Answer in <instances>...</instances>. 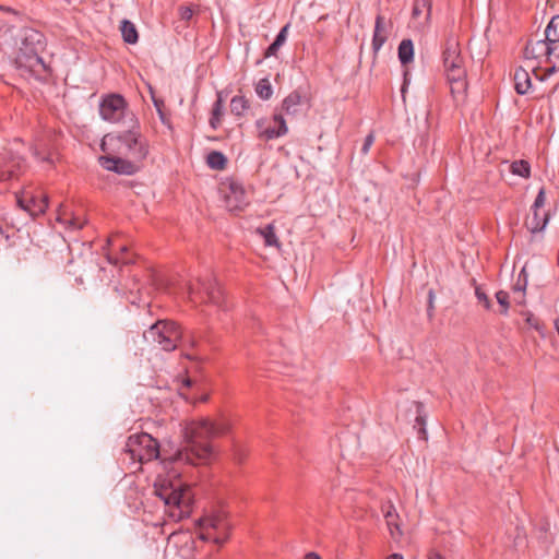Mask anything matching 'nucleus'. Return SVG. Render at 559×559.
Here are the masks:
<instances>
[{
  "label": "nucleus",
  "instance_id": "39",
  "mask_svg": "<svg viewBox=\"0 0 559 559\" xmlns=\"http://www.w3.org/2000/svg\"><path fill=\"white\" fill-rule=\"evenodd\" d=\"M475 296L478 299V301L484 304V307L486 309H490L491 302H490L488 296L479 287H477L475 289Z\"/></svg>",
  "mask_w": 559,
  "mask_h": 559
},
{
  "label": "nucleus",
  "instance_id": "51",
  "mask_svg": "<svg viewBox=\"0 0 559 559\" xmlns=\"http://www.w3.org/2000/svg\"><path fill=\"white\" fill-rule=\"evenodd\" d=\"M305 559H321L319 557V555L314 554V552H309L306 555Z\"/></svg>",
  "mask_w": 559,
  "mask_h": 559
},
{
  "label": "nucleus",
  "instance_id": "41",
  "mask_svg": "<svg viewBox=\"0 0 559 559\" xmlns=\"http://www.w3.org/2000/svg\"><path fill=\"white\" fill-rule=\"evenodd\" d=\"M373 142H374V135H373V133L371 132V133H369V134L365 138V142H364V145H362V147H361V153H362L364 155L368 154V152H369V150H370L371 145L373 144Z\"/></svg>",
  "mask_w": 559,
  "mask_h": 559
},
{
  "label": "nucleus",
  "instance_id": "13",
  "mask_svg": "<svg viewBox=\"0 0 559 559\" xmlns=\"http://www.w3.org/2000/svg\"><path fill=\"white\" fill-rule=\"evenodd\" d=\"M272 121L274 123L273 127H266V119L264 118H261L255 121L258 136L260 139L270 141L287 134L288 128L284 119V115L277 108L273 114Z\"/></svg>",
  "mask_w": 559,
  "mask_h": 559
},
{
  "label": "nucleus",
  "instance_id": "45",
  "mask_svg": "<svg viewBox=\"0 0 559 559\" xmlns=\"http://www.w3.org/2000/svg\"><path fill=\"white\" fill-rule=\"evenodd\" d=\"M153 100H154V106H155V107H156V109H157V112H158V115H159L160 120H162L163 122H165V115H164L163 109H162V108H163V106H164L163 102H162V100H158V99H155V98H154Z\"/></svg>",
  "mask_w": 559,
  "mask_h": 559
},
{
  "label": "nucleus",
  "instance_id": "3",
  "mask_svg": "<svg viewBox=\"0 0 559 559\" xmlns=\"http://www.w3.org/2000/svg\"><path fill=\"white\" fill-rule=\"evenodd\" d=\"M443 67L454 99H463L467 91L465 61L454 35H449L442 51Z\"/></svg>",
  "mask_w": 559,
  "mask_h": 559
},
{
  "label": "nucleus",
  "instance_id": "54",
  "mask_svg": "<svg viewBox=\"0 0 559 559\" xmlns=\"http://www.w3.org/2000/svg\"><path fill=\"white\" fill-rule=\"evenodd\" d=\"M237 460H238V462L240 463V462L243 460V455H238V456H237Z\"/></svg>",
  "mask_w": 559,
  "mask_h": 559
},
{
  "label": "nucleus",
  "instance_id": "23",
  "mask_svg": "<svg viewBox=\"0 0 559 559\" xmlns=\"http://www.w3.org/2000/svg\"><path fill=\"white\" fill-rule=\"evenodd\" d=\"M57 221L70 229H82L86 221L80 215L68 214L67 211L60 206L57 215Z\"/></svg>",
  "mask_w": 559,
  "mask_h": 559
},
{
  "label": "nucleus",
  "instance_id": "40",
  "mask_svg": "<svg viewBox=\"0 0 559 559\" xmlns=\"http://www.w3.org/2000/svg\"><path fill=\"white\" fill-rule=\"evenodd\" d=\"M288 28H289V24H286L285 26H283L280 31V33L277 34L276 38L274 41H276L281 47L284 45V43L286 41V38H287V33H288Z\"/></svg>",
  "mask_w": 559,
  "mask_h": 559
},
{
  "label": "nucleus",
  "instance_id": "21",
  "mask_svg": "<svg viewBox=\"0 0 559 559\" xmlns=\"http://www.w3.org/2000/svg\"><path fill=\"white\" fill-rule=\"evenodd\" d=\"M301 107V95L299 92L294 91L288 94L282 102L281 107L277 108L286 116H296L300 112Z\"/></svg>",
  "mask_w": 559,
  "mask_h": 559
},
{
  "label": "nucleus",
  "instance_id": "32",
  "mask_svg": "<svg viewBox=\"0 0 559 559\" xmlns=\"http://www.w3.org/2000/svg\"><path fill=\"white\" fill-rule=\"evenodd\" d=\"M510 171L515 176H520L524 179H528L531 177V165L525 159L514 160L510 164Z\"/></svg>",
  "mask_w": 559,
  "mask_h": 559
},
{
  "label": "nucleus",
  "instance_id": "53",
  "mask_svg": "<svg viewBox=\"0 0 559 559\" xmlns=\"http://www.w3.org/2000/svg\"><path fill=\"white\" fill-rule=\"evenodd\" d=\"M133 282H134L133 288H135L138 292H140L141 287H140L139 283H138V280H135V277L133 278Z\"/></svg>",
  "mask_w": 559,
  "mask_h": 559
},
{
  "label": "nucleus",
  "instance_id": "36",
  "mask_svg": "<svg viewBox=\"0 0 559 559\" xmlns=\"http://www.w3.org/2000/svg\"><path fill=\"white\" fill-rule=\"evenodd\" d=\"M496 299L498 304L500 305V313L501 314H508L510 302H509V293L504 290H499L496 293Z\"/></svg>",
  "mask_w": 559,
  "mask_h": 559
},
{
  "label": "nucleus",
  "instance_id": "10",
  "mask_svg": "<svg viewBox=\"0 0 559 559\" xmlns=\"http://www.w3.org/2000/svg\"><path fill=\"white\" fill-rule=\"evenodd\" d=\"M32 41L37 38L35 29L27 26L3 25L0 27V49L12 57L17 52L20 39Z\"/></svg>",
  "mask_w": 559,
  "mask_h": 559
},
{
  "label": "nucleus",
  "instance_id": "28",
  "mask_svg": "<svg viewBox=\"0 0 559 559\" xmlns=\"http://www.w3.org/2000/svg\"><path fill=\"white\" fill-rule=\"evenodd\" d=\"M399 60L403 66L408 64L414 59V45L411 39H403L397 49Z\"/></svg>",
  "mask_w": 559,
  "mask_h": 559
},
{
  "label": "nucleus",
  "instance_id": "35",
  "mask_svg": "<svg viewBox=\"0 0 559 559\" xmlns=\"http://www.w3.org/2000/svg\"><path fill=\"white\" fill-rule=\"evenodd\" d=\"M192 386V380L189 378H186L183 380V385L180 388V394L186 397L187 400H191L193 403L195 402H206L209 400V394L203 393L200 396L193 395L191 397L187 396L183 392V389H189Z\"/></svg>",
  "mask_w": 559,
  "mask_h": 559
},
{
  "label": "nucleus",
  "instance_id": "15",
  "mask_svg": "<svg viewBox=\"0 0 559 559\" xmlns=\"http://www.w3.org/2000/svg\"><path fill=\"white\" fill-rule=\"evenodd\" d=\"M16 201L21 209L34 217L43 214L48 207V198L43 192L34 194L24 191L21 195H17Z\"/></svg>",
  "mask_w": 559,
  "mask_h": 559
},
{
  "label": "nucleus",
  "instance_id": "7",
  "mask_svg": "<svg viewBox=\"0 0 559 559\" xmlns=\"http://www.w3.org/2000/svg\"><path fill=\"white\" fill-rule=\"evenodd\" d=\"M130 460L140 464L159 457V443L146 432L131 435L124 445Z\"/></svg>",
  "mask_w": 559,
  "mask_h": 559
},
{
  "label": "nucleus",
  "instance_id": "48",
  "mask_svg": "<svg viewBox=\"0 0 559 559\" xmlns=\"http://www.w3.org/2000/svg\"><path fill=\"white\" fill-rule=\"evenodd\" d=\"M428 559H444L439 552L431 551L428 556Z\"/></svg>",
  "mask_w": 559,
  "mask_h": 559
},
{
  "label": "nucleus",
  "instance_id": "2",
  "mask_svg": "<svg viewBox=\"0 0 559 559\" xmlns=\"http://www.w3.org/2000/svg\"><path fill=\"white\" fill-rule=\"evenodd\" d=\"M128 130L111 132L104 135L102 151H109L142 164L150 153L147 139L142 134L139 120L134 126L128 124Z\"/></svg>",
  "mask_w": 559,
  "mask_h": 559
},
{
  "label": "nucleus",
  "instance_id": "14",
  "mask_svg": "<svg viewBox=\"0 0 559 559\" xmlns=\"http://www.w3.org/2000/svg\"><path fill=\"white\" fill-rule=\"evenodd\" d=\"M224 198L226 207L230 212L242 211L249 204L242 185L234 179L224 183Z\"/></svg>",
  "mask_w": 559,
  "mask_h": 559
},
{
  "label": "nucleus",
  "instance_id": "33",
  "mask_svg": "<svg viewBox=\"0 0 559 559\" xmlns=\"http://www.w3.org/2000/svg\"><path fill=\"white\" fill-rule=\"evenodd\" d=\"M548 41H559V15H555L549 21L544 32Z\"/></svg>",
  "mask_w": 559,
  "mask_h": 559
},
{
  "label": "nucleus",
  "instance_id": "9",
  "mask_svg": "<svg viewBox=\"0 0 559 559\" xmlns=\"http://www.w3.org/2000/svg\"><path fill=\"white\" fill-rule=\"evenodd\" d=\"M189 297L193 302H205L225 310V297L222 287L215 278L209 277L199 281L198 288H189Z\"/></svg>",
  "mask_w": 559,
  "mask_h": 559
},
{
  "label": "nucleus",
  "instance_id": "43",
  "mask_svg": "<svg viewBox=\"0 0 559 559\" xmlns=\"http://www.w3.org/2000/svg\"><path fill=\"white\" fill-rule=\"evenodd\" d=\"M34 155L41 162H47L52 164L53 163V154L52 153H45L41 154L37 148L34 152Z\"/></svg>",
  "mask_w": 559,
  "mask_h": 559
},
{
  "label": "nucleus",
  "instance_id": "1",
  "mask_svg": "<svg viewBox=\"0 0 559 559\" xmlns=\"http://www.w3.org/2000/svg\"><path fill=\"white\" fill-rule=\"evenodd\" d=\"M226 430L225 425L207 418L192 420L183 429L186 445L174 456L163 460L165 474H158L154 483V493L164 502L166 513L173 521L188 518L192 511L193 492L181 479L183 466L209 463L214 455L212 439Z\"/></svg>",
  "mask_w": 559,
  "mask_h": 559
},
{
  "label": "nucleus",
  "instance_id": "16",
  "mask_svg": "<svg viewBox=\"0 0 559 559\" xmlns=\"http://www.w3.org/2000/svg\"><path fill=\"white\" fill-rule=\"evenodd\" d=\"M109 251L106 253L110 263L129 264L133 262V257L129 252L127 245L119 242L118 236H112L108 239Z\"/></svg>",
  "mask_w": 559,
  "mask_h": 559
},
{
  "label": "nucleus",
  "instance_id": "31",
  "mask_svg": "<svg viewBox=\"0 0 559 559\" xmlns=\"http://www.w3.org/2000/svg\"><path fill=\"white\" fill-rule=\"evenodd\" d=\"M206 164L214 170H223L227 165V158L222 152L212 151L206 156Z\"/></svg>",
  "mask_w": 559,
  "mask_h": 559
},
{
  "label": "nucleus",
  "instance_id": "20",
  "mask_svg": "<svg viewBox=\"0 0 559 559\" xmlns=\"http://www.w3.org/2000/svg\"><path fill=\"white\" fill-rule=\"evenodd\" d=\"M524 56L530 59L546 58V62L549 64V45L548 39L528 40L524 48Z\"/></svg>",
  "mask_w": 559,
  "mask_h": 559
},
{
  "label": "nucleus",
  "instance_id": "29",
  "mask_svg": "<svg viewBox=\"0 0 559 559\" xmlns=\"http://www.w3.org/2000/svg\"><path fill=\"white\" fill-rule=\"evenodd\" d=\"M250 108V102L242 95H236L230 100V111L237 117H241Z\"/></svg>",
  "mask_w": 559,
  "mask_h": 559
},
{
  "label": "nucleus",
  "instance_id": "47",
  "mask_svg": "<svg viewBox=\"0 0 559 559\" xmlns=\"http://www.w3.org/2000/svg\"><path fill=\"white\" fill-rule=\"evenodd\" d=\"M429 307H428V312H429V316H431V311L433 310V292L432 290H429Z\"/></svg>",
  "mask_w": 559,
  "mask_h": 559
},
{
  "label": "nucleus",
  "instance_id": "25",
  "mask_svg": "<svg viewBox=\"0 0 559 559\" xmlns=\"http://www.w3.org/2000/svg\"><path fill=\"white\" fill-rule=\"evenodd\" d=\"M549 45V67L546 69L545 74L539 78L544 81L547 76L559 70V40L548 41Z\"/></svg>",
  "mask_w": 559,
  "mask_h": 559
},
{
  "label": "nucleus",
  "instance_id": "30",
  "mask_svg": "<svg viewBox=\"0 0 559 559\" xmlns=\"http://www.w3.org/2000/svg\"><path fill=\"white\" fill-rule=\"evenodd\" d=\"M120 31L122 34V38L127 44H135L139 39L138 31L135 28V25L128 21L123 20L121 22Z\"/></svg>",
  "mask_w": 559,
  "mask_h": 559
},
{
  "label": "nucleus",
  "instance_id": "18",
  "mask_svg": "<svg viewBox=\"0 0 559 559\" xmlns=\"http://www.w3.org/2000/svg\"><path fill=\"white\" fill-rule=\"evenodd\" d=\"M382 512L391 538L399 543L403 536V531L401 528L400 515L396 512L395 507L391 501H388L382 504Z\"/></svg>",
  "mask_w": 559,
  "mask_h": 559
},
{
  "label": "nucleus",
  "instance_id": "24",
  "mask_svg": "<svg viewBox=\"0 0 559 559\" xmlns=\"http://www.w3.org/2000/svg\"><path fill=\"white\" fill-rule=\"evenodd\" d=\"M412 16L415 20L423 19L425 23L429 22L431 16V0H414Z\"/></svg>",
  "mask_w": 559,
  "mask_h": 559
},
{
  "label": "nucleus",
  "instance_id": "50",
  "mask_svg": "<svg viewBox=\"0 0 559 559\" xmlns=\"http://www.w3.org/2000/svg\"><path fill=\"white\" fill-rule=\"evenodd\" d=\"M404 76H405V80H404V83H403V86L401 88V92H402V95L404 96L405 92H406V88H407V72L404 73Z\"/></svg>",
  "mask_w": 559,
  "mask_h": 559
},
{
  "label": "nucleus",
  "instance_id": "37",
  "mask_svg": "<svg viewBox=\"0 0 559 559\" xmlns=\"http://www.w3.org/2000/svg\"><path fill=\"white\" fill-rule=\"evenodd\" d=\"M545 202H546V191L544 188H540L531 209L540 211L542 207L545 205Z\"/></svg>",
  "mask_w": 559,
  "mask_h": 559
},
{
  "label": "nucleus",
  "instance_id": "17",
  "mask_svg": "<svg viewBox=\"0 0 559 559\" xmlns=\"http://www.w3.org/2000/svg\"><path fill=\"white\" fill-rule=\"evenodd\" d=\"M391 29L392 22L386 20L383 15L378 14L374 21V29L371 43L374 56L380 51L384 43L388 40Z\"/></svg>",
  "mask_w": 559,
  "mask_h": 559
},
{
  "label": "nucleus",
  "instance_id": "52",
  "mask_svg": "<svg viewBox=\"0 0 559 559\" xmlns=\"http://www.w3.org/2000/svg\"><path fill=\"white\" fill-rule=\"evenodd\" d=\"M386 559H404L400 554H392Z\"/></svg>",
  "mask_w": 559,
  "mask_h": 559
},
{
  "label": "nucleus",
  "instance_id": "22",
  "mask_svg": "<svg viewBox=\"0 0 559 559\" xmlns=\"http://www.w3.org/2000/svg\"><path fill=\"white\" fill-rule=\"evenodd\" d=\"M514 88L518 94L524 95L532 87L531 76L527 70L522 67L515 69L513 74Z\"/></svg>",
  "mask_w": 559,
  "mask_h": 559
},
{
  "label": "nucleus",
  "instance_id": "44",
  "mask_svg": "<svg viewBox=\"0 0 559 559\" xmlns=\"http://www.w3.org/2000/svg\"><path fill=\"white\" fill-rule=\"evenodd\" d=\"M420 407H421V404H418V406H417V408H418V409H417V413H418V414H417V417H416V424H417L418 426H420V432L426 433V430H425V428H424V426H425V424H426V420H425V418H424V417L421 416V414H420Z\"/></svg>",
  "mask_w": 559,
  "mask_h": 559
},
{
  "label": "nucleus",
  "instance_id": "46",
  "mask_svg": "<svg viewBox=\"0 0 559 559\" xmlns=\"http://www.w3.org/2000/svg\"><path fill=\"white\" fill-rule=\"evenodd\" d=\"M524 290H525V284L523 286L520 285V283H518L515 286H514V293H521V299L518 300L519 304H522L523 302V299H524Z\"/></svg>",
  "mask_w": 559,
  "mask_h": 559
},
{
  "label": "nucleus",
  "instance_id": "8",
  "mask_svg": "<svg viewBox=\"0 0 559 559\" xmlns=\"http://www.w3.org/2000/svg\"><path fill=\"white\" fill-rule=\"evenodd\" d=\"M37 38L32 41L24 39L19 40V49L14 56V62L19 68L25 69L31 73H39L46 70L43 58L38 55V50L43 44V34L35 29Z\"/></svg>",
  "mask_w": 559,
  "mask_h": 559
},
{
  "label": "nucleus",
  "instance_id": "4",
  "mask_svg": "<svg viewBox=\"0 0 559 559\" xmlns=\"http://www.w3.org/2000/svg\"><path fill=\"white\" fill-rule=\"evenodd\" d=\"M145 342L163 350H174L182 338L180 326L171 320H158L143 333Z\"/></svg>",
  "mask_w": 559,
  "mask_h": 559
},
{
  "label": "nucleus",
  "instance_id": "12",
  "mask_svg": "<svg viewBox=\"0 0 559 559\" xmlns=\"http://www.w3.org/2000/svg\"><path fill=\"white\" fill-rule=\"evenodd\" d=\"M26 169L25 160L12 150H4L0 155V181L17 179Z\"/></svg>",
  "mask_w": 559,
  "mask_h": 559
},
{
  "label": "nucleus",
  "instance_id": "26",
  "mask_svg": "<svg viewBox=\"0 0 559 559\" xmlns=\"http://www.w3.org/2000/svg\"><path fill=\"white\" fill-rule=\"evenodd\" d=\"M224 115V100L222 93H217V99L213 104L209 123L213 130H217L222 124V117Z\"/></svg>",
  "mask_w": 559,
  "mask_h": 559
},
{
  "label": "nucleus",
  "instance_id": "11",
  "mask_svg": "<svg viewBox=\"0 0 559 559\" xmlns=\"http://www.w3.org/2000/svg\"><path fill=\"white\" fill-rule=\"evenodd\" d=\"M105 155L98 158L100 166L109 171L119 175L131 176L134 175L141 167V164L132 158L124 157L123 155L116 154L109 151H103Z\"/></svg>",
  "mask_w": 559,
  "mask_h": 559
},
{
  "label": "nucleus",
  "instance_id": "42",
  "mask_svg": "<svg viewBox=\"0 0 559 559\" xmlns=\"http://www.w3.org/2000/svg\"><path fill=\"white\" fill-rule=\"evenodd\" d=\"M280 48H281V46L276 41H273L265 50L264 57L265 58H270L273 56L275 57L277 55V51L280 50Z\"/></svg>",
  "mask_w": 559,
  "mask_h": 559
},
{
  "label": "nucleus",
  "instance_id": "19",
  "mask_svg": "<svg viewBox=\"0 0 559 559\" xmlns=\"http://www.w3.org/2000/svg\"><path fill=\"white\" fill-rule=\"evenodd\" d=\"M549 219V212L542 213L539 210L531 209V214L525 218L524 225L531 234H538L544 231Z\"/></svg>",
  "mask_w": 559,
  "mask_h": 559
},
{
  "label": "nucleus",
  "instance_id": "38",
  "mask_svg": "<svg viewBox=\"0 0 559 559\" xmlns=\"http://www.w3.org/2000/svg\"><path fill=\"white\" fill-rule=\"evenodd\" d=\"M194 14V10L191 7L182 5L179 8V16L182 21H190Z\"/></svg>",
  "mask_w": 559,
  "mask_h": 559
},
{
  "label": "nucleus",
  "instance_id": "27",
  "mask_svg": "<svg viewBox=\"0 0 559 559\" xmlns=\"http://www.w3.org/2000/svg\"><path fill=\"white\" fill-rule=\"evenodd\" d=\"M257 234H259L263 238L265 246L280 248L281 243L275 234V227L273 224H267L264 227H259L257 229Z\"/></svg>",
  "mask_w": 559,
  "mask_h": 559
},
{
  "label": "nucleus",
  "instance_id": "34",
  "mask_svg": "<svg viewBox=\"0 0 559 559\" xmlns=\"http://www.w3.org/2000/svg\"><path fill=\"white\" fill-rule=\"evenodd\" d=\"M254 90L257 95L263 100L270 99L273 95V87L266 78L259 80Z\"/></svg>",
  "mask_w": 559,
  "mask_h": 559
},
{
  "label": "nucleus",
  "instance_id": "5",
  "mask_svg": "<svg viewBox=\"0 0 559 559\" xmlns=\"http://www.w3.org/2000/svg\"><path fill=\"white\" fill-rule=\"evenodd\" d=\"M197 524L202 540H213L217 545H223L229 537L230 524L224 510H216L200 518Z\"/></svg>",
  "mask_w": 559,
  "mask_h": 559
},
{
  "label": "nucleus",
  "instance_id": "49",
  "mask_svg": "<svg viewBox=\"0 0 559 559\" xmlns=\"http://www.w3.org/2000/svg\"><path fill=\"white\" fill-rule=\"evenodd\" d=\"M526 321H527V323L530 325L534 326L535 329H538L537 323H536V319L533 318L532 316H530Z\"/></svg>",
  "mask_w": 559,
  "mask_h": 559
},
{
  "label": "nucleus",
  "instance_id": "6",
  "mask_svg": "<svg viewBox=\"0 0 559 559\" xmlns=\"http://www.w3.org/2000/svg\"><path fill=\"white\" fill-rule=\"evenodd\" d=\"M100 117L110 123H124L134 126L138 118L129 109L128 103L120 94H108L99 103Z\"/></svg>",
  "mask_w": 559,
  "mask_h": 559
}]
</instances>
